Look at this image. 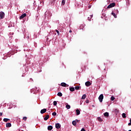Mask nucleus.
Listing matches in <instances>:
<instances>
[{
	"label": "nucleus",
	"mask_w": 131,
	"mask_h": 131,
	"mask_svg": "<svg viewBox=\"0 0 131 131\" xmlns=\"http://www.w3.org/2000/svg\"><path fill=\"white\" fill-rule=\"evenodd\" d=\"M103 99H104V95H103V94H101L98 97V99L100 103H102L103 102Z\"/></svg>",
	"instance_id": "obj_1"
},
{
	"label": "nucleus",
	"mask_w": 131,
	"mask_h": 131,
	"mask_svg": "<svg viewBox=\"0 0 131 131\" xmlns=\"http://www.w3.org/2000/svg\"><path fill=\"white\" fill-rule=\"evenodd\" d=\"M113 7H115V3H113L111 4H110L107 6V9H111V8H113Z\"/></svg>",
	"instance_id": "obj_2"
},
{
	"label": "nucleus",
	"mask_w": 131,
	"mask_h": 131,
	"mask_svg": "<svg viewBox=\"0 0 131 131\" xmlns=\"http://www.w3.org/2000/svg\"><path fill=\"white\" fill-rule=\"evenodd\" d=\"M0 18L1 19H4L5 18V12L3 11L0 12Z\"/></svg>",
	"instance_id": "obj_3"
},
{
	"label": "nucleus",
	"mask_w": 131,
	"mask_h": 131,
	"mask_svg": "<svg viewBox=\"0 0 131 131\" xmlns=\"http://www.w3.org/2000/svg\"><path fill=\"white\" fill-rule=\"evenodd\" d=\"M25 17H26V13H24L19 17V19L21 20V19L25 18Z\"/></svg>",
	"instance_id": "obj_4"
},
{
	"label": "nucleus",
	"mask_w": 131,
	"mask_h": 131,
	"mask_svg": "<svg viewBox=\"0 0 131 131\" xmlns=\"http://www.w3.org/2000/svg\"><path fill=\"white\" fill-rule=\"evenodd\" d=\"M85 85H86V86H90L92 85V83L90 81H87L85 83Z\"/></svg>",
	"instance_id": "obj_5"
},
{
	"label": "nucleus",
	"mask_w": 131,
	"mask_h": 131,
	"mask_svg": "<svg viewBox=\"0 0 131 131\" xmlns=\"http://www.w3.org/2000/svg\"><path fill=\"white\" fill-rule=\"evenodd\" d=\"M55 127L56 128H57V129H59L61 127V125H60L59 123H56L55 124Z\"/></svg>",
	"instance_id": "obj_6"
},
{
	"label": "nucleus",
	"mask_w": 131,
	"mask_h": 131,
	"mask_svg": "<svg viewBox=\"0 0 131 131\" xmlns=\"http://www.w3.org/2000/svg\"><path fill=\"white\" fill-rule=\"evenodd\" d=\"M47 112L46 108H43L40 111L41 114H43V113H46Z\"/></svg>",
	"instance_id": "obj_7"
},
{
	"label": "nucleus",
	"mask_w": 131,
	"mask_h": 131,
	"mask_svg": "<svg viewBox=\"0 0 131 131\" xmlns=\"http://www.w3.org/2000/svg\"><path fill=\"white\" fill-rule=\"evenodd\" d=\"M61 86H64V88H66V86H67V84H66V83L62 82L61 83Z\"/></svg>",
	"instance_id": "obj_8"
},
{
	"label": "nucleus",
	"mask_w": 131,
	"mask_h": 131,
	"mask_svg": "<svg viewBox=\"0 0 131 131\" xmlns=\"http://www.w3.org/2000/svg\"><path fill=\"white\" fill-rule=\"evenodd\" d=\"M50 118V116L49 115H47L45 118H44V120L47 121L48 119Z\"/></svg>",
	"instance_id": "obj_9"
},
{
	"label": "nucleus",
	"mask_w": 131,
	"mask_h": 131,
	"mask_svg": "<svg viewBox=\"0 0 131 131\" xmlns=\"http://www.w3.org/2000/svg\"><path fill=\"white\" fill-rule=\"evenodd\" d=\"M11 126H12L11 123H7L6 124V127H11Z\"/></svg>",
	"instance_id": "obj_10"
},
{
	"label": "nucleus",
	"mask_w": 131,
	"mask_h": 131,
	"mask_svg": "<svg viewBox=\"0 0 131 131\" xmlns=\"http://www.w3.org/2000/svg\"><path fill=\"white\" fill-rule=\"evenodd\" d=\"M76 115H79V114H80V111L78 109L76 110Z\"/></svg>",
	"instance_id": "obj_11"
},
{
	"label": "nucleus",
	"mask_w": 131,
	"mask_h": 131,
	"mask_svg": "<svg viewBox=\"0 0 131 131\" xmlns=\"http://www.w3.org/2000/svg\"><path fill=\"white\" fill-rule=\"evenodd\" d=\"M104 116H105L106 117H108V116H109V113H108V112L104 113Z\"/></svg>",
	"instance_id": "obj_12"
},
{
	"label": "nucleus",
	"mask_w": 131,
	"mask_h": 131,
	"mask_svg": "<svg viewBox=\"0 0 131 131\" xmlns=\"http://www.w3.org/2000/svg\"><path fill=\"white\" fill-rule=\"evenodd\" d=\"M70 91L71 92H74L75 91V89H74L73 87H71L70 88Z\"/></svg>",
	"instance_id": "obj_13"
},
{
	"label": "nucleus",
	"mask_w": 131,
	"mask_h": 131,
	"mask_svg": "<svg viewBox=\"0 0 131 131\" xmlns=\"http://www.w3.org/2000/svg\"><path fill=\"white\" fill-rule=\"evenodd\" d=\"M48 130H52L53 129V126H49L48 127Z\"/></svg>",
	"instance_id": "obj_14"
},
{
	"label": "nucleus",
	"mask_w": 131,
	"mask_h": 131,
	"mask_svg": "<svg viewBox=\"0 0 131 131\" xmlns=\"http://www.w3.org/2000/svg\"><path fill=\"white\" fill-rule=\"evenodd\" d=\"M9 120H10V119L4 118L3 119V121H4V122H8V121H9Z\"/></svg>",
	"instance_id": "obj_15"
},
{
	"label": "nucleus",
	"mask_w": 131,
	"mask_h": 131,
	"mask_svg": "<svg viewBox=\"0 0 131 131\" xmlns=\"http://www.w3.org/2000/svg\"><path fill=\"white\" fill-rule=\"evenodd\" d=\"M112 15H113L115 18H117V16L113 11L112 12Z\"/></svg>",
	"instance_id": "obj_16"
},
{
	"label": "nucleus",
	"mask_w": 131,
	"mask_h": 131,
	"mask_svg": "<svg viewBox=\"0 0 131 131\" xmlns=\"http://www.w3.org/2000/svg\"><path fill=\"white\" fill-rule=\"evenodd\" d=\"M123 118H126V114L125 113H123L122 115Z\"/></svg>",
	"instance_id": "obj_17"
},
{
	"label": "nucleus",
	"mask_w": 131,
	"mask_h": 131,
	"mask_svg": "<svg viewBox=\"0 0 131 131\" xmlns=\"http://www.w3.org/2000/svg\"><path fill=\"white\" fill-rule=\"evenodd\" d=\"M86 98V95L85 94H84L82 95L81 99H82V100H84V99H85Z\"/></svg>",
	"instance_id": "obj_18"
},
{
	"label": "nucleus",
	"mask_w": 131,
	"mask_h": 131,
	"mask_svg": "<svg viewBox=\"0 0 131 131\" xmlns=\"http://www.w3.org/2000/svg\"><path fill=\"white\" fill-rule=\"evenodd\" d=\"M57 96H58V97H62V96H63V94H62V93L59 92V93L57 94Z\"/></svg>",
	"instance_id": "obj_19"
},
{
	"label": "nucleus",
	"mask_w": 131,
	"mask_h": 131,
	"mask_svg": "<svg viewBox=\"0 0 131 131\" xmlns=\"http://www.w3.org/2000/svg\"><path fill=\"white\" fill-rule=\"evenodd\" d=\"M81 87L79 86H77L75 88V90H76L77 91H78V90H79V89H81Z\"/></svg>",
	"instance_id": "obj_20"
},
{
	"label": "nucleus",
	"mask_w": 131,
	"mask_h": 131,
	"mask_svg": "<svg viewBox=\"0 0 131 131\" xmlns=\"http://www.w3.org/2000/svg\"><path fill=\"white\" fill-rule=\"evenodd\" d=\"M72 124H73V125H74V126H75V125H76V121L75 120L73 121Z\"/></svg>",
	"instance_id": "obj_21"
},
{
	"label": "nucleus",
	"mask_w": 131,
	"mask_h": 131,
	"mask_svg": "<svg viewBox=\"0 0 131 131\" xmlns=\"http://www.w3.org/2000/svg\"><path fill=\"white\" fill-rule=\"evenodd\" d=\"M97 119L98 120V121H100L101 122V121H103V120L102 119V118H101V117H98Z\"/></svg>",
	"instance_id": "obj_22"
},
{
	"label": "nucleus",
	"mask_w": 131,
	"mask_h": 131,
	"mask_svg": "<svg viewBox=\"0 0 131 131\" xmlns=\"http://www.w3.org/2000/svg\"><path fill=\"white\" fill-rule=\"evenodd\" d=\"M65 3H66L65 0H62V2H61V5L62 6H64L65 5Z\"/></svg>",
	"instance_id": "obj_23"
},
{
	"label": "nucleus",
	"mask_w": 131,
	"mask_h": 131,
	"mask_svg": "<svg viewBox=\"0 0 131 131\" xmlns=\"http://www.w3.org/2000/svg\"><path fill=\"white\" fill-rule=\"evenodd\" d=\"M66 108H67V109H70V108H71L70 105L67 104L66 105Z\"/></svg>",
	"instance_id": "obj_24"
},
{
	"label": "nucleus",
	"mask_w": 131,
	"mask_h": 131,
	"mask_svg": "<svg viewBox=\"0 0 131 131\" xmlns=\"http://www.w3.org/2000/svg\"><path fill=\"white\" fill-rule=\"evenodd\" d=\"M111 100L112 101H114L115 100V98L114 97H113V96H112L111 98Z\"/></svg>",
	"instance_id": "obj_25"
},
{
	"label": "nucleus",
	"mask_w": 131,
	"mask_h": 131,
	"mask_svg": "<svg viewBox=\"0 0 131 131\" xmlns=\"http://www.w3.org/2000/svg\"><path fill=\"white\" fill-rule=\"evenodd\" d=\"M53 105H54V106H57V101H54L53 102Z\"/></svg>",
	"instance_id": "obj_26"
},
{
	"label": "nucleus",
	"mask_w": 131,
	"mask_h": 131,
	"mask_svg": "<svg viewBox=\"0 0 131 131\" xmlns=\"http://www.w3.org/2000/svg\"><path fill=\"white\" fill-rule=\"evenodd\" d=\"M52 115H53V116H56V115H57V113H56V112H53V113H52Z\"/></svg>",
	"instance_id": "obj_27"
},
{
	"label": "nucleus",
	"mask_w": 131,
	"mask_h": 131,
	"mask_svg": "<svg viewBox=\"0 0 131 131\" xmlns=\"http://www.w3.org/2000/svg\"><path fill=\"white\" fill-rule=\"evenodd\" d=\"M23 119V120H25V121H26V120H27V117H24Z\"/></svg>",
	"instance_id": "obj_28"
},
{
	"label": "nucleus",
	"mask_w": 131,
	"mask_h": 131,
	"mask_svg": "<svg viewBox=\"0 0 131 131\" xmlns=\"http://www.w3.org/2000/svg\"><path fill=\"white\" fill-rule=\"evenodd\" d=\"M56 32H57L58 35H60V32L58 31V30H55Z\"/></svg>",
	"instance_id": "obj_29"
},
{
	"label": "nucleus",
	"mask_w": 131,
	"mask_h": 131,
	"mask_svg": "<svg viewBox=\"0 0 131 131\" xmlns=\"http://www.w3.org/2000/svg\"><path fill=\"white\" fill-rule=\"evenodd\" d=\"M75 121H76V123H78V122H79V121H80V120H77V119H76V120H75Z\"/></svg>",
	"instance_id": "obj_30"
},
{
	"label": "nucleus",
	"mask_w": 131,
	"mask_h": 131,
	"mask_svg": "<svg viewBox=\"0 0 131 131\" xmlns=\"http://www.w3.org/2000/svg\"><path fill=\"white\" fill-rule=\"evenodd\" d=\"M115 111V112H117V113H118V112H119V110H118V109H116Z\"/></svg>",
	"instance_id": "obj_31"
},
{
	"label": "nucleus",
	"mask_w": 131,
	"mask_h": 131,
	"mask_svg": "<svg viewBox=\"0 0 131 131\" xmlns=\"http://www.w3.org/2000/svg\"><path fill=\"white\" fill-rule=\"evenodd\" d=\"M86 104H89L90 103V101L89 100H86Z\"/></svg>",
	"instance_id": "obj_32"
},
{
	"label": "nucleus",
	"mask_w": 131,
	"mask_h": 131,
	"mask_svg": "<svg viewBox=\"0 0 131 131\" xmlns=\"http://www.w3.org/2000/svg\"><path fill=\"white\" fill-rule=\"evenodd\" d=\"M92 19V17H88V19L89 20V21H91V19Z\"/></svg>",
	"instance_id": "obj_33"
},
{
	"label": "nucleus",
	"mask_w": 131,
	"mask_h": 131,
	"mask_svg": "<svg viewBox=\"0 0 131 131\" xmlns=\"http://www.w3.org/2000/svg\"><path fill=\"white\" fill-rule=\"evenodd\" d=\"M81 131H85V129H84V128H82L81 129Z\"/></svg>",
	"instance_id": "obj_34"
},
{
	"label": "nucleus",
	"mask_w": 131,
	"mask_h": 131,
	"mask_svg": "<svg viewBox=\"0 0 131 131\" xmlns=\"http://www.w3.org/2000/svg\"><path fill=\"white\" fill-rule=\"evenodd\" d=\"M0 116H3V113H0Z\"/></svg>",
	"instance_id": "obj_35"
},
{
	"label": "nucleus",
	"mask_w": 131,
	"mask_h": 131,
	"mask_svg": "<svg viewBox=\"0 0 131 131\" xmlns=\"http://www.w3.org/2000/svg\"><path fill=\"white\" fill-rule=\"evenodd\" d=\"M128 125L129 126H130V125H131V122H130L129 123H128Z\"/></svg>",
	"instance_id": "obj_36"
},
{
	"label": "nucleus",
	"mask_w": 131,
	"mask_h": 131,
	"mask_svg": "<svg viewBox=\"0 0 131 131\" xmlns=\"http://www.w3.org/2000/svg\"><path fill=\"white\" fill-rule=\"evenodd\" d=\"M69 32L71 33V32H72V31H71V30H70Z\"/></svg>",
	"instance_id": "obj_37"
},
{
	"label": "nucleus",
	"mask_w": 131,
	"mask_h": 131,
	"mask_svg": "<svg viewBox=\"0 0 131 131\" xmlns=\"http://www.w3.org/2000/svg\"><path fill=\"white\" fill-rule=\"evenodd\" d=\"M91 18H92L93 17V15H91Z\"/></svg>",
	"instance_id": "obj_38"
},
{
	"label": "nucleus",
	"mask_w": 131,
	"mask_h": 131,
	"mask_svg": "<svg viewBox=\"0 0 131 131\" xmlns=\"http://www.w3.org/2000/svg\"><path fill=\"white\" fill-rule=\"evenodd\" d=\"M91 8V7L89 6V9Z\"/></svg>",
	"instance_id": "obj_39"
},
{
	"label": "nucleus",
	"mask_w": 131,
	"mask_h": 131,
	"mask_svg": "<svg viewBox=\"0 0 131 131\" xmlns=\"http://www.w3.org/2000/svg\"><path fill=\"white\" fill-rule=\"evenodd\" d=\"M91 8V7L89 6V9Z\"/></svg>",
	"instance_id": "obj_40"
}]
</instances>
